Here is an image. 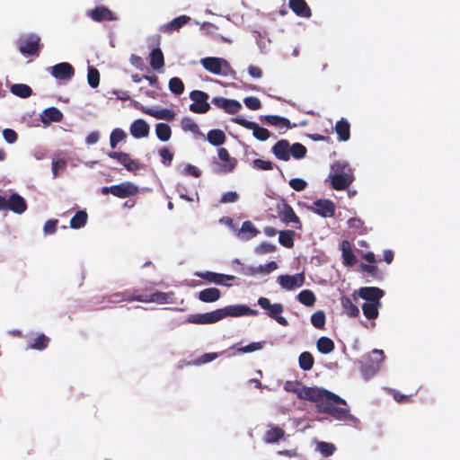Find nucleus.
I'll use <instances>...</instances> for the list:
<instances>
[{"instance_id": "18", "label": "nucleus", "mask_w": 460, "mask_h": 460, "mask_svg": "<svg viewBox=\"0 0 460 460\" xmlns=\"http://www.w3.org/2000/svg\"><path fill=\"white\" fill-rule=\"evenodd\" d=\"M51 75L59 80L68 81L75 75V69L71 64L66 62L58 63L51 66Z\"/></svg>"}, {"instance_id": "5", "label": "nucleus", "mask_w": 460, "mask_h": 460, "mask_svg": "<svg viewBox=\"0 0 460 460\" xmlns=\"http://www.w3.org/2000/svg\"><path fill=\"white\" fill-rule=\"evenodd\" d=\"M258 305L268 312V315L274 319L278 323L282 326H288V320L280 314L284 312V306L280 303L270 304V301L267 297H260L258 299Z\"/></svg>"}, {"instance_id": "63", "label": "nucleus", "mask_w": 460, "mask_h": 460, "mask_svg": "<svg viewBox=\"0 0 460 460\" xmlns=\"http://www.w3.org/2000/svg\"><path fill=\"white\" fill-rule=\"evenodd\" d=\"M58 223V219H49V220H48L45 223L44 226H43L44 234H54L56 232V230H57Z\"/></svg>"}, {"instance_id": "14", "label": "nucleus", "mask_w": 460, "mask_h": 460, "mask_svg": "<svg viewBox=\"0 0 460 460\" xmlns=\"http://www.w3.org/2000/svg\"><path fill=\"white\" fill-rule=\"evenodd\" d=\"M211 102L217 108L223 109L228 114H235L242 109V104L233 99H226L222 96L213 97Z\"/></svg>"}, {"instance_id": "54", "label": "nucleus", "mask_w": 460, "mask_h": 460, "mask_svg": "<svg viewBox=\"0 0 460 460\" xmlns=\"http://www.w3.org/2000/svg\"><path fill=\"white\" fill-rule=\"evenodd\" d=\"M181 127L183 131H190L197 133L199 131V126L190 118L184 117L181 121Z\"/></svg>"}, {"instance_id": "30", "label": "nucleus", "mask_w": 460, "mask_h": 460, "mask_svg": "<svg viewBox=\"0 0 460 460\" xmlns=\"http://www.w3.org/2000/svg\"><path fill=\"white\" fill-rule=\"evenodd\" d=\"M217 155H218V158L225 163V164L223 165V171L225 172H230L234 170V168L236 166L237 164V161L235 158H232L227 151L226 148L225 147H220L218 148L217 150Z\"/></svg>"}, {"instance_id": "20", "label": "nucleus", "mask_w": 460, "mask_h": 460, "mask_svg": "<svg viewBox=\"0 0 460 460\" xmlns=\"http://www.w3.org/2000/svg\"><path fill=\"white\" fill-rule=\"evenodd\" d=\"M5 210H11L15 214H22L27 209L25 199L17 193L12 194L5 199Z\"/></svg>"}, {"instance_id": "59", "label": "nucleus", "mask_w": 460, "mask_h": 460, "mask_svg": "<svg viewBox=\"0 0 460 460\" xmlns=\"http://www.w3.org/2000/svg\"><path fill=\"white\" fill-rule=\"evenodd\" d=\"M243 102L245 106L252 111L259 110L261 107V101L257 97H246L244 98Z\"/></svg>"}, {"instance_id": "60", "label": "nucleus", "mask_w": 460, "mask_h": 460, "mask_svg": "<svg viewBox=\"0 0 460 460\" xmlns=\"http://www.w3.org/2000/svg\"><path fill=\"white\" fill-rule=\"evenodd\" d=\"M66 167V162L64 159H58L52 162V173L53 177H58L59 172H62Z\"/></svg>"}, {"instance_id": "31", "label": "nucleus", "mask_w": 460, "mask_h": 460, "mask_svg": "<svg viewBox=\"0 0 460 460\" xmlns=\"http://www.w3.org/2000/svg\"><path fill=\"white\" fill-rule=\"evenodd\" d=\"M285 436V430L278 426H271L265 434L263 440L267 444L278 443Z\"/></svg>"}, {"instance_id": "47", "label": "nucleus", "mask_w": 460, "mask_h": 460, "mask_svg": "<svg viewBox=\"0 0 460 460\" xmlns=\"http://www.w3.org/2000/svg\"><path fill=\"white\" fill-rule=\"evenodd\" d=\"M126 132L119 128H114L110 135V145L112 149H115L119 142L126 141Z\"/></svg>"}, {"instance_id": "49", "label": "nucleus", "mask_w": 460, "mask_h": 460, "mask_svg": "<svg viewBox=\"0 0 460 460\" xmlns=\"http://www.w3.org/2000/svg\"><path fill=\"white\" fill-rule=\"evenodd\" d=\"M297 299L301 304H303L306 306H311L315 302V296L313 291H311L309 289H305V290H302L297 295Z\"/></svg>"}, {"instance_id": "37", "label": "nucleus", "mask_w": 460, "mask_h": 460, "mask_svg": "<svg viewBox=\"0 0 460 460\" xmlns=\"http://www.w3.org/2000/svg\"><path fill=\"white\" fill-rule=\"evenodd\" d=\"M150 66L155 70H159L164 66V54L160 48L154 49L150 55Z\"/></svg>"}, {"instance_id": "42", "label": "nucleus", "mask_w": 460, "mask_h": 460, "mask_svg": "<svg viewBox=\"0 0 460 460\" xmlns=\"http://www.w3.org/2000/svg\"><path fill=\"white\" fill-rule=\"evenodd\" d=\"M296 233L293 230H282L279 233V242L286 248L294 246V239Z\"/></svg>"}, {"instance_id": "6", "label": "nucleus", "mask_w": 460, "mask_h": 460, "mask_svg": "<svg viewBox=\"0 0 460 460\" xmlns=\"http://www.w3.org/2000/svg\"><path fill=\"white\" fill-rule=\"evenodd\" d=\"M101 192L103 195L112 194L115 197L125 199L137 194L138 188L131 182H122L117 185L102 187Z\"/></svg>"}, {"instance_id": "29", "label": "nucleus", "mask_w": 460, "mask_h": 460, "mask_svg": "<svg viewBox=\"0 0 460 460\" xmlns=\"http://www.w3.org/2000/svg\"><path fill=\"white\" fill-rule=\"evenodd\" d=\"M342 252L343 264L345 266H354L357 262L356 256L351 249V244L348 240H343L341 244Z\"/></svg>"}, {"instance_id": "27", "label": "nucleus", "mask_w": 460, "mask_h": 460, "mask_svg": "<svg viewBox=\"0 0 460 460\" xmlns=\"http://www.w3.org/2000/svg\"><path fill=\"white\" fill-rule=\"evenodd\" d=\"M357 296H353V298H350L347 296H342L341 297V305L343 309V312L347 314L349 317H358L359 315V309L357 306Z\"/></svg>"}, {"instance_id": "13", "label": "nucleus", "mask_w": 460, "mask_h": 460, "mask_svg": "<svg viewBox=\"0 0 460 460\" xmlns=\"http://www.w3.org/2000/svg\"><path fill=\"white\" fill-rule=\"evenodd\" d=\"M220 320L221 313H219V309H217L204 314H190L189 315L187 322L194 324H211L217 323Z\"/></svg>"}, {"instance_id": "8", "label": "nucleus", "mask_w": 460, "mask_h": 460, "mask_svg": "<svg viewBox=\"0 0 460 460\" xmlns=\"http://www.w3.org/2000/svg\"><path fill=\"white\" fill-rule=\"evenodd\" d=\"M200 63L207 71L214 75H226L230 69L229 63L220 58H204L200 60Z\"/></svg>"}, {"instance_id": "39", "label": "nucleus", "mask_w": 460, "mask_h": 460, "mask_svg": "<svg viewBox=\"0 0 460 460\" xmlns=\"http://www.w3.org/2000/svg\"><path fill=\"white\" fill-rule=\"evenodd\" d=\"M207 139L211 145L219 146L226 142V137L222 130L211 129L208 132Z\"/></svg>"}, {"instance_id": "36", "label": "nucleus", "mask_w": 460, "mask_h": 460, "mask_svg": "<svg viewBox=\"0 0 460 460\" xmlns=\"http://www.w3.org/2000/svg\"><path fill=\"white\" fill-rule=\"evenodd\" d=\"M263 119L270 126H276L279 128H291L290 121L278 115H266Z\"/></svg>"}, {"instance_id": "57", "label": "nucleus", "mask_w": 460, "mask_h": 460, "mask_svg": "<svg viewBox=\"0 0 460 460\" xmlns=\"http://www.w3.org/2000/svg\"><path fill=\"white\" fill-rule=\"evenodd\" d=\"M159 155L162 159V163L165 166H170L173 159V154L166 147H163L159 150Z\"/></svg>"}, {"instance_id": "9", "label": "nucleus", "mask_w": 460, "mask_h": 460, "mask_svg": "<svg viewBox=\"0 0 460 460\" xmlns=\"http://www.w3.org/2000/svg\"><path fill=\"white\" fill-rule=\"evenodd\" d=\"M232 121L247 128L252 130L253 137L260 141H266L270 137V132L267 128L260 127L253 121H249L242 117H234Z\"/></svg>"}, {"instance_id": "3", "label": "nucleus", "mask_w": 460, "mask_h": 460, "mask_svg": "<svg viewBox=\"0 0 460 460\" xmlns=\"http://www.w3.org/2000/svg\"><path fill=\"white\" fill-rule=\"evenodd\" d=\"M384 358V351L376 349L372 350L371 356L364 358L360 371L365 379H369L378 372Z\"/></svg>"}, {"instance_id": "58", "label": "nucleus", "mask_w": 460, "mask_h": 460, "mask_svg": "<svg viewBox=\"0 0 460 460\" xmlns=\"http://www.w3.org/2000/svg\"><path fill=\"white\" fill-rule=\"evenodd\" d=\"M262 349V345L261 342H252L246 346L240 347L236 349L238 354L241 353H251L256 350H260Z\"/></svg>"}, {"instance_id": "26", "label": "nucleus", "mask_w": 460, "mask_h": 460, "mask_svg": "<svg viewBox=\"0 0 460 460\" xmlns=\"http://www.w3.org/2000/svg\"><path fill=\"white\" fill-rule=\"evenodd\" d=\"M289 8L299 17L310 18L312 11L305 0H288Z\"/></svg>"}, {"instance_id": "53", "label": "nucleus", "mask_w": 460, "mask_h": 460, "mask_svg": "<svg viewBox=\"0 0 460 460\" xmlns=\"http://www.w3.org/2000/svg\"><path fill=\"white\" fill-rule=\"evenodd\" d=\"M87 81L92 88H96L100 84V73L97 68L90 66L88 68Z\"/></svg>"}, {"instance_id": "56", "label": "nucleus", "mask_w": 460, "mask_h": 460, "mask_svg": "<svg viewBox=\"0 0 460 460\" xmlns=\"http://www.w3.org/2000/svg\"><path fill=\"white\" fill-rule=\"evenodd\" d=\"M277 269H278V264L276 261H270L264 265H260V266L256 267L257 274H263V275L270 274V272L274 271Z\"/></svg>"}, {"instance_id": "19", "label": "nucleus", "mask_w": 460, "mask_h": 460, "mask_svg": "<svg viewBox=\"0 0 460 460\" xmlns=\"http://www.w3.org/2000/svg\"><path fill=\"white\" fill-rule=\"evenodd\" d=\"M195 275L207 280L209 283H215L217 285H225L230 287V284H226L225 280H234L235 277L233 275H226L222 273H217L213 271L195 272Z\"/></svg>"}, {"instance_id": "10", "label": "nucleus", "mask_w": 460, "mask_h": 460, "mask_svg": "<svg viewBox=\"0 0 460 460\" xmlns=\"http://www.w3.org/2000/svg\"><path fill=\"white\" fill-rule=\"evenodd\" d=\"M219 313H221V320L227 317H239L243 315H257L258 311L250 308L244 305H228L224 308H219Z\"/></svg>"}, {"instance_id": "17", "label": "nucleus", "mask_w": 460, "mask_h": 460, "mask_svg": "<svg viewBox=\"0 0 460 460\" xmlns=\"http://www.w3.org/2000/svg\"><path fill=\"white\" fill-rule=\"evenodd\" d=\"M278 213H279V217L284 224H286V225H288L291 223L297 224L298 226H296V228H298V229L301 228L302 225H301V221H300L299 217L296 216V214L295 213L292 207L289 204H288L287 202H283L281 207H279Z\"/></svg>"}, {"instance_id": "51", "label": "nucleus", "mask_w": 460, "mask_h": 460, "mask_svg": "<svg viewBox=\"0 0 460 460\" xmlns=\"http://www.w3.org/2000/svg\"><path fill=\"white\" fill-rule=\"evenodd\" d=\"M168 86L170 91L176 95H180L184 92V84L179 77L171 78Z\"/></svg>"}, {"instance_id": "61", "label": "nucleus", "mask_w": 460, "mask_h": 460, "mask_svg": "<svg viewBox=\"0 0 460 460\" xmlns=\"http://www.w3.org/2000/svg\"><path fill=\"white\" fill-rule=\"evenodd\" d=\"M289 186L296 191H302L306 188L307 182L301 178H293L289 181Z\"/></svg>"}, {"instance_id": "40", "label": "nucleus", "mask_w": 460, "mask_h": 460, "mask_svg": "<svg viewBox=\"0 0 460 460\" xmlns=\"http://www.w3.org/2000/svg\"><path fill=\"white\" fill-rule=\"evenodd\" d=\"M88 219V215L84 210H78L74 217L70 219V227L73 229H79L84 227Z\"/></svg>"}, {"instance_id": "7", "label": "nucleus", "mask_w": 460, "mask_h": 460, "mask_svg": "<svg viewBox=\"0 0 460 460\" xmlns=\"http://www.w3.org/2000/svg\"><path fill=\"white\" fill-rule=\"evenodd\" d=\"M190 98L192 103L190 105V111L197 114H204L210 110L208 102L209 95L199 90H193L190 93Z\"/></svg>"}, {"instance_id": "34", "label": "nucleus", "mask_w": 460, "mask_h": 460, "mask_svg": "<svg viewBox=\"0 0 460 460\" xmlns=\"http://www.w3.org/2000/svg\"><path fill=\"white\" fill-rule=\"evenodd\" d=\"M49 341L50 339L47 335L40 333L29 341L27 349L43 350L49 346Z\"/></svg>"}, {"instance_id": "46", "label": "nucleus", "mask_w": 460, "mask_h": 460, "mask_svg": "<svg viewBox=\"0 0 460 460\" xmlns=\"http://www.w3.org/2000/svg\"><path fill=\"white\" fill-rule=\"evenodd\" d=\"M258 234L259 231L255 228V226L251 221L247 220L243 223L242 227L240 229V234L243 235V239H252Z\"/></svg>"}, {"instance_id": "38", "label": "nucleus", "mask_w": 460, "mask_h": 460, "mask_svg": "<svg viewBox=\"0 0 460 460\" xmlns=\"http://www.w3.org/2000/svg\"><path fill=\"white\" fill-rule=\"evenodd\" d=\"M382 303H364L362 305V311L365 317L368 320H375L378 317L379 308Z\"/></svg>"}, {"instance_id": "35", "label": "nucleus", "mask_w": 460, "mask_h": 460, "mask_svg": "<svg viewBox=\"0 0 460 460\" xmlns=\"http://www.w3.org/2000/svg\"><path fill=\"white\" fill-rule=\"evenodd\" d=\"M335 132L339 136L340 141H348L350 137V126L349 123L341 119L335 124Z\"/></svg>"}, {"instance_id": "21", "label": "nucleus", "mask_w": 460, "mask_h": 460, "mask_svg": "<svg viewBox=\"0 0 460 460\" xmlns=\"http://www.w3.org/2000/svg\"><path fill=\"white\" fill-rule=\"evenodd\" d=\"M143 113L152 116L157 119H164L168 121H172L175 119V112L172 110L169 109H153L147 108L143 105L137 107Z\"/></svg>"}, {"instance_id": "1", "label": "nucleus", "mask_w": 460, "mask_h": 460, "mask_svg": "<svg viewBox=\"0 0 460 460\" xmlns=\"http://www.w3.org/2000/svg\"><path fill=\"white\" fill-rule=\"evenodd\" d=\"M298 397L314 402L318 412L326 413L336 420L346 419L349 412L348 409L336 405H346L344 399L325 389L304 386L300 389Z\"/></svg>"}, {"instance_id": "22", "label": "nucleus", "mask_w": 460, "mask_h": 460, "mask_svg": "<svg viewBox=\"0 0 460 460\" xmlns=\"http://www.w3.org/2000/svg\"><path fill=\"white\" fill-rule=\"evenodd\" d=\"M88 16L96 22L114 21L116 19L114 13L110 9L102 5L90 10Z\"/></svg>"}, {"instance_id": "62", "label": "nucleus", "mask_w": 460, "mask_h": 460, "mask_svg": "<svg viewBox=\"0 0 460 460\" xmlns=\"http://www.w3.org/2000/svg\"><path fill=\"white\" fill-rule=\"evenodd\" d=\"M275 250L276 246L274 244H271L270 243H261L256 247L255 252L259 254H265L273 252H275Z\"/></svg>"}, {"instance_id": "44", "label": "nucleus", "mask_w": 460, "mask_h": 460, "mask_svg": "<svg viewBox=\"0 0 460 460\" xmlns=\"http://www.w3.org/2000/svg\"><path fill=\"white\" fill-rule=\"evenodd\" d=\"M314 359L313 355L308 351H304L299 355L298 364L301 369L309 371L313 368Z\"/></svg>"}, {"instance_id": "50", "label": "nucleus", "mask_w": 460, "mask_h": 460, "mask_svg": "<svg viewBox=\"0 0 460 460\" xmlns=\"http://www.w3.org/2000/svg\"><path fill=\"white\" fill-rule=\"evenodd\" d=\"M306 153V147L300 143H295L290 146V157L292 156L294 159H302L305 156Z\"/></svg>"}, {"instance_id": "2", "label": "nucleus", "mask_w": 460, "mask_h": 460, "mask_svg": "<svg viewBox=\"0 0 460 460\" xmlns=\"http://www.w3.org/2000/svg\"><path fill=\"white\" fill-rule=\"evenodd\" d=\"M173 293L155 292L149 295L140 294L137 290L127 289L122 292L112 293L108 296H102L101 299L96 298L95 305L101 303L116 304L120 302L138 301L143 303H157L167 304L171 302V296Z\"/></svg>"}, {"instance_id": "64", "label": "nucleus", "mask_w": 460, "mask_h": 460, "mask_svg": "<svg viewBox=\"0 0 460 460\" xmlns=\"http://www.w3.org/2000/svg\"><path fill=\"white\" fill-rule=\"evenodd\" d=\"M239 199V195L235 191H227L224 193L221 197V203H234L236 202Z\"/></svg>"}, {"instance_id": "28", "label": "nucleus", "mask_w": 460, "mask_h": 460, "mask_svg": "<svg viewBox=\"0 0 460 460\" xmlns=\"http://www.w3.org/2000/svg\"><path fill=\"white\" fill-rule=\"evenodd\" d=\"M352 181L349 174L334 173L332 176V187L336 190H344L351 184Z\"/></svg>"}, {"instance_id": "55", "label": "nucleus", "mask_w": 460, "mask_h": 460, "mask_svg": "<svg viewBox=\"0 0 460 460\" xmlns=\"http://www.w3.org/2000/svg\"><path fill=\"white\" fill-rule=\"evenodd\" d=\"M252 165L254 168H256L258 170L269 171V170L273 169L274 164L270 161L262 160V159L258 158V159H254L252 161Z\"/></svg>"}, {"instance_id": "52", "label": "nucleus", "mask_w": 460, "mask_h": 460, "mask_svg": "<svg viewBox=\"0 0 460 460\" xmlns=\"http://www.w3.org/2000/svg\"><path fill=\"white\" fill-rule=\"evenodd\" d=\"M325 319V314L322 310L316 311L311 315V323L317 329H324Z\"/></svg>"}, {"instance_id": "4", "label": "nucleus", "mask_w": 460, "mask_h": 460, "mask_svg": "<svg viewBox=\"0 0 460 460\" xmlns=\"http://www.w3.org/2000/svg\"><path fill=\"white\" fill-rule=\"evenodd\" d=\"M18 49L22 55L38 56L42 44L36 34H28L18 40Z\"/></svg>"}, {"instance_id": "41", "label": "nucleus", "mask_w": 460, "mask_h": 460, "mask_svg": "<svg viewBox=\"0 0 460 460\" xmlns=\"http://www.w3.org/2000/svg\"><path fill=\"white\" fill-rule=\"evenodd\" d=\"M317 349L322 354H329L334 350L335 345L332 339L321 337L316 342Z\"/></svg>"}, {"instance_id": "16", "label": "nucleus", "mask_w": 460, "mask_h": 460, "mask_svg": "<svg viewBox=\"0 0 460 460\" xmlns=\"http://www.w3.org/2000/svg\"><path fill=\"white\" fill-rule=\"evenodd\" d=\"M278 282L282 288L286 290H293L303 286L305 277L303 274L280 275L278 277Z\"/></svg>"}, {"instance_id": "45", "label": "nucleus", "mask_w": 460, "mask_h": 460, "mask_svg": "<svg viewBox=\"0 0 460 460\" xmlns=\"http://www.w3.org/2000/svg\"><path fill=\"white\" fill-rule=\"evenodd\" d=\"M10 91L13 94L21 98L30 97L32 93L31 88L24 84H14L11 86Z\"/></svg>"}, {"instance_id": "25", "label": "nucleus", "mask_w": 460, "mask_h": 460, "mask_svg": "<svg viewBox=\"0 0 460 460\" xmlns=\"http://www.w3.org/2000/svg\"><path fill=\"white\" fill-rule=\"evenodd\" d=\"M271 152L279 160L287 162L290 159V144L286 139L279 140L272 146Z\"/></svg>"}, {"instance_id": "43", "label": "nucleus", "mask_w": 460, "mask_h": 460, "mask_svg": "<svg viewBox=\"0 0 460 460\" xmlns=\"http://www.w3.org/2000/svg\"><path fill=\"white\" fill-rule=\"evenodd\" d=\"M155 134L159 140L163 142L168 141L172 136L171 127L166 123H158L155 126Z\"/></svg>"}, {"instance_id": "12", "label": "nucleus", "mask_w": 460, "mask_h": 460, "mask_svg": "<svg viewBox=\"0 0 460 460\" xmlns=\"http://www.w3.org/2000/svg\"><path fill=\"white\" fill-rule=\"evenodd\" d=\"M107 155L111 159L117 160L128 172H137L140 170L139 163L132 159L128 153L111 151L108 152Z\"/></svg>"}, {"instance_id": "33", "label": "nucleus", "mask_w": 460, "mask_h": 460, "mask_svg": "<svg viewBox=\"0 0 460 460\" xmlns=\"http://www.w3.org/2000/svg\"><path fill=\"white\" fill-rule=\"evenodd\" d=\"M62 119V112L56 107L47 108L41 114V120L45 124L50 122H60Z\"/></svg>"}, {"instance_id": "48", "label": "nucleus", "mask_w": 460, "mask_h": 460, "mask_svg": "<svg viewBox=\"0 0 460 460\" xmlns=\"http://www.w3.org/2000/svg\"><path fill=\"white\" fill-rule=\"evenodd\" d=\"M316 450L319 451L323 456H331L336 451V446L330 442L317 441Z\"/></svg>"}, {"instance_id": "32", "label": "nucleus", "mask_w": 460, "mask_h": 460, "mask_svg": "<svg viewBox=\"0 0 460 460\" xmlns=\"http://www.w3.org/2000/svg\"><path fill=\"white\" fill-rule=\"evenodd\" d=\"M221 292L217 288H205L199 292L198 298L204 303H213L220 298Z\"/></svg>"}, {"instance_id": "24", "label": "nucleus", "mask_w": 460, "mask_h": 460, "mask_svg": "<svg viewBox=\"0 0 460 460\" xmlns=\"http://www.w3.org/2000/svg\"><path fill=\"white\" fill-rule=\"evenodd\" d=\"M129 131L133 137L143 138L149 135L150 127L146 120L137 119L131 123Z\"/></svg>"}, {"instance_id": "23", "label": "nucleus", "mask_w": 460, "mask_h": 460, "mask_svg": "<svg viewBox=\"0 0 460 460\" xmlns=\"http://www.w3.org/2000/svg\"><path fill=\"white\" fill-rule=\"evenodd\" d=\"M190 21V17L183 14L180 15L167 23L163 24L160 27V31L164 33H172L173 31H179L182 26L187 24Z\"/></svg>"}, {"instance_id": "11", "label": "nucleus", "mask_w": 460, "mask_h": 460, "mask_svg": "<svg viewBox=\"0 0 460 460\" xmlns=\"http://www.w3.org/2000/svg\"><path fill=\"white\" fill-rule=\"evenodd\" d=\"M309 209L323 217H332L335 214L336 207L332 200L321 199L314 201Z\"/></svg>"}, {"instance_id": "15", "label": "nucleus", "mask_w": 460, "mask_h": 460, "mask_svg": "<svg viewBox=\"0 0 460 460\" xmlns=\"http://www.w3.org/2000/svg\"><path fill=\"white\" fill-rule=\"evenodd\" d=\"M358 295L366 300V303H382L381 298L385 296V292L376 287H363L358 290Z\"/></svg>"}]
</instances>
